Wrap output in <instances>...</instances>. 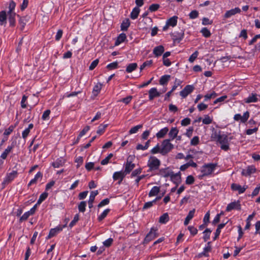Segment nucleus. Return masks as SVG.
Returning a JSON list of instances; mask_svg holds the SVG:
<instances>
[{"label": "nucleus", "instance_id": "nucleus-27", "mask_svg": "<svg viewBox=\"0 0 260 260\" xmlns=\"http://www.w3.org/2000/svg\"><path fill=\"white\" fill-rule=\"evenodd\" d=\"M7 14L5 11L0 12V25H3L6 23Z\"/></svg>", "mask_w": 260, "mask_h": 260}, {"label": "nucleus", "instance_id": "nucleus-32", "mask_svg": "<svg viewBox=\"0 0 260 260\" xmlns=\"http://www.w3.org/2000/svg\"><path fill=\"white\" fill-rule=\"evenodd\" d=\"M189 166L195 167V163L192 160H189L187 163L182 165L180 167V169L181 171H183L187 169Z\"/></svg>", "mask_w": 260, "mask_h": 260}, {"label": "nucleus", "instance_id": "nucleus-5", "mask_svg": "<svg viewBox=\"0 0 260 260\" xmlns=\"http://www.w3.org/2000/svg\"><path fill=\"white\" fill-rule=\"evenodd\" d=\"M17 174L18 173L16 171H13L12 172L8 173L2 183L3 186L5 187L6 184H9L11 182L15 177H16Z\"/></svg>", "mask_w": 260, "mask_h": 260}, {"label": "nucleus", "instance_id": "nucleus-44", "mask_svg": "<svg viewBox=\"0 0 260 260\" xmlns=\"http://www.w3.org/2000/svg\"><path fill=\"white\" fill-rule=\"evenodd\" d=\"M203 124H209L212 122V118H211L208 115H205L204 118L202 120Z\"/></svg>", "mask_w": 260, "mask_h": 260}, {"label": "nucleus", "instance_id": "nucleus-31", "mask_svg": "<svg viewBox=\"0 0 260 260\" xmlns=\"http://www.w3.org/2000/svg\"><path fill=\"white\" fill-rule=\"evenodd\" d=\"M169 129L167 127H164L160 129L156 134V137L157 138H163L168 132Z\"/></svg>", "mask_w": 260, "mask_h": 260}, {"label": "nucleus", "instance_id": "nucleus-12", "mask_svg": "<svg viewBox=\"0 0 260 260\" xmlns=\"http://www.w3.org/2000/svg\"><path fill=\"white\" fill-rule=\"evenodd\" d=\"M149 100L151 101L156 97H158L160 95L156 88H152L149 90Z\"/></svg>", "mask_w": 260, "mask_h": 260}, {"label": "nucleus", "instance_id": "nucleus-49", "mask_svg": "<svg viewBox=\"0 0 260 260\" xmlns=\"http://www.w3.org/2000/svg\"><path fill=\"white\" fill-rule=\"evenodd\" d=\"M201 32L203 36L206 38H208L211 36L210 31L206 27L202 28L201 30Z\"/></svg>", "mask_w": 260, "mask_h": 260}, {"label": "nucleus", "instance_id": "nucleus-37", "mask_svg": "<svg viewBox=\"0 0 260 260\" xmlns=\"http://www.w3.org/2000/svg\"><path fill=\"white\" fill-rule=\"evenodd\" d=\"M102 87V84L100 83H97L93 87V93L94 95H96L100 92Z\"/></svg>", "mask_w": 260, "mask_h": 260}, {"label": "nucleus", "instance_id": "nucleus-25", "mask_svg": "<svg viewBox=\"0 0 260 260\" xmlns=\"http://www.w3.org/2000/svg\"><path fill=\"white\" fill-rule=\"evenodd\" d=\"M194 212H195V209H193L189 211L188 214L185 218V221L184 222V224L185 225H187L189 223L190 220L192 219V218L193 217V216L194 215Z\"/></svg>", "mask_w": 260, "mask_h": 260}, {"label": "nucleus", "instance_id": "nucleus-13", "mask_svg": "<svg viewBox=\"0 0 260 260\" xmlns=\"http://www.w3.org/2000/svg\"><path fill=\"white\" fill-rule=\"evenodd\" d=\"M235 209H240V204L239 202H233L228 204L226 211L229 212Z\"/></svg>", "mask_w": 260, "mask_h": 260}, {"label": "nucleus", "instance_id": "nucleus-59", "mask_svg": "<svg viewBox=\"0 0 260 260\" xmlns=\"http://www.w3.org/2000/svg\"><path fill=\"white\" fill-rule=\"evenodd\" d=\"M27 96H26L25 95H23L21 101V107L23 109L26 108L27 107V105L25 103L26 101H27Z\"/></svg>", "mask_w": 260, "mask_h": 260}, {"label": "nucleus", "instance_id": "nucleus-28", "mask_svg": "<svg viewBox=\"0 0 260 260\" xmlns=\"http://www.w3.org/2000/svg\"><path fill=\"white\" fill-rule=\"evenodd\" d=\"M140 10L138 7L134 8L130 15V17L132 19H136L138 17Z\"/></svg>", "mask_w": 260, "mask_h": 260}, {"label": "nucleus", "instance_id": "nucleus-63", "mask_svg": "<svg viewBox=\"0 0 260 260\" xmlns=\"http://www.w3.org/2000/svg\"><path fill=\"white\" fill-rule=\"evenodd\" d=\"M197 107L198 110L200 111H201L206 109L208 107V105L204 103H201L198 105Z\"/></svg>", "mask_w": 260, "mask_h": 260}, {"label": "nucleus", "instance_id": "nucleus-42", "mask_svg": "<svg viewBox=\"0 0 260 260\" xmlns=\"http://www.w3.org/2000/svg\"><path fill=\"white\" fill-rule=\"evenodd\" d=\"M86 206V202L85 201L81 202L78 205V210L81 212H84Z\"/></svg>", "mask_w": 260, "mask_h": 260}, {"label": "nucleus", "instance_id": "nucleus-38", "mask_svg": "<svg viewBox=\"0 0 260 260\" xmlns=\"http://www.w3.org/2000/svg\"><path fill=\"white\" fill-rule=\"evenodd\" d=\"M159 191V187L158 186H154L152 188L149 193V197H152L156 196L158 194Z\"/></svg>", "mask_w": 260, "mask_h": 260}, {"label": "nucleus", "instance_id": "nucleus-4", "mask_svg": "<svg viewBox=\"0 0 260 260\" xmlns=\"http://www.w3.org/2000/svg\"><path fill=\"white\" fill-rule=\"evenodd\" d=\"M216 165L214 164H209L204 166L202 168L201 172L202 176H207L210 175L215 170Z\"/></svg>", "mask_w": 260, "mask_h": 260}, {"label": "nucleus", "instance_id": "nucleus-64", "mask_svg": "<svg viewBox=\"0 0 260 260\" xmlns=\"http://www.w3.org/2000/svg\"><path fill=\"white\" fill-rule=\"evenodd\" d=\"M190 119L189 118H185L183 119L181 122V124L182 126H187L190 123Z\"/></svg>", "mask_w": 260, "mask_h": 260}, {"label": "nucleus", "instance_id": "nucleus-22", "mask_svg": "<svg viewBox=\"0 0 260 260\" xmlns=\"http://www.w3.org/2000/svg\"><path fill=\"white\" fill-rule=\"evenodd\" d=\"M126 39V36L124 33L120 34L118 37L117 38V39L115 42V45L118 46L121 43L125 41V40Z\"/></svg>", "mask_w": 260, "mask_h": 260}, {"label": "nucleus", "instance_id": "nucleus-53", "mask_svg": "<svg viewBox=\"0 0 260 260\" xmlns=\"http://www.w3.org/2000/svg\"><path fill=\"white\" fill-rule=\"evenodd\" d=\"M161 151V147H160L159 144H157L154 148H153L150 152L152 154H156L157 153H160Z\"/></svg>", "mask_w": 260, "mask_h": 260}, {"label": "nucleus", "instance_id": "nucleus-14", "mask_svg": "<svg viewBox=\"0 0 260 260\" xmlns=\"http://www.w3.org/2000/svg\"><path fill=\"white\" fill-rule=\"evenodd\" d=\"M126 174L124 172L119 171L116 172L113 174V178L114 180L120 179L119 183L122 181L123 179L125 177Z\"/></svg>", "mask_w": 260, "mask_h": 260}, {"label": "nucleus", "instance_id": "nucleus-2", "mask_svg": "<svg viewBox=\"0 0 260 260\" xmlns=\"http://www.w3.org/2000/svg\"><path fill=\"white\" fill-rule=\"evenodd\" d=\"M170 141V140L169 139H166L162 141L160 151V154L162 155H165L167 154L173 148L174 146Z\"/></svg>", "mask_w": 260, "mask_h": 260}, {"label": "nucleus", "instance_id": "nucleus-54", "mask_svg": "<svg viewBox=\"0 0 260 260\" xmlns=\"http://www.w3.org/2000/svg\"><path fill=\"white\" fill-rule=\"evenodd\" d=\"M109 211H110V209H107L105 210L103 212V213L101 214V215L98 217L99 220L102 221L103 219H104L106 217V216L107 215V214H108Z\"/></svg>", "mask_w": 260, "mask_h": 260}, {"label": "nucleus", "instance_id": "nucleus-6", "mask_svg": "<svg viewBox=\"0 0 260 260\" xmlns=\"http://www.w3.org/2000/svg\"><path fill=\"white\" fill-rule=\"evenodd\" d=\"M158 235V234L157 233V229L151 228L144 239V243L146 244L148 243L155 237H157Z\"/></svg>", "mask_w": 260, "mask_h": 260}, {"label": "nucleus", "instance_id": "nucleus-51", "mask_svg": "<svg viewBox=\"0 0 260 260\" xmlns=\"http://www.w3.org/2000/svg\"><path fill=\"white\" fill-rule=\"evenodd\" d=\"M113 154L110 153L105 159L102 160L101 162V165H106L109 162V160L113 157Z\"/></svg>", "mask_w": 260, "mask_h": 260}, {"label": "nucleus", "instance_id": "nucleus-55", "mask_svg": "<svg viewBox=\"0 0 260 260\" xmlns=\"http://www.w3.org/2000/svg\"><path fill=\"white\" fill-rule=\"evenodd\" d=\"M152 63V60H147L145 61L140 67V71L143 70L146 67H150Z\"/></svg>", "mask_w": 260, "mask_h": 260}, {"label": "nucleus", "instance_id": "nucleus-47", "mask_svg": "<svg viewBox=\"0 0 260 260\" xmlns=\"http://www.w3.org/2000/svg\"><path fill=\"white\" fill-rule=\"evenodd\" d=\"M16 7V4L15 3L11 1L10 2L9 6V11L8 12V13H15L14 11L15 9V8Z\"/></svg>", "mask_w": 260, "mask_h": 260}, {"label": "nucleus", "instance_id": "nucleus-15", "mask_svg": "<svg viewBox=\"0 0 260 260\" xmlns=\"http://www.w3.org/2000/svg\"><path fill=\"white\" fill-rule=\"evenodd\" d=\"M172 173L173 172L169 170V168L161 169L159 172V175L165 178L171 177Z\"/></svg>", "mask_w": 260, "mask_h": 260}, {"label": "nucleus", "instance_id": "nucleus-11", "mask_svg": "<svg viewBox=\"0 0 260 260\" xmlns=\"http://www.w3.org/2000/svg\"><path fill=\"white\" fill-rule=\"evenodd\" d=\"M135 167V164L133 163L131 161H129L128 159H127L125 166V169L124 172L126 175L128 174L134 169Z\"/></svg>", "mask_w": 260, "mask_h": 260}, {"label": "nucleus", "instance_id": "nucleus-36", "mask_svg": "<svg viewBox=\"0 0 260 260\" xmlns=\"http://www.w3.org/2000/svg\"><path fill=\"white\" fill-rule=\"evenodd\" d=\"M178 131L176 127H173L170 131L169 135L170 137L173 140L177 135Z\"/></svg>", "mask_w": 260, "mask_h": 260}, {"label": "nucleus", "instance_id": "nucleus-40", "mask_svg": "<svg viewBox=\"0 0 260 260\" xmlns=\"http://www.w3.org/2000/svg\"><path fill=\"white\" fill-rule=\"evenodd\" d=\"M137 67V64L136 63H132L129 64L126 69V71L127 73H131L134 71Z\"/></svg>", "mask_w": 260, "mask_h": 260}, {"label": "nucleus", "instance_id": "nucleus-43", "mask_svg": "<svg viewBox=\"0 0 260 260\" xmlns=\"http://www.w3.org/2000/svg\"><path fill=\"white\" fill-rule=\"evenodd\" d=\"M107 126L108 124H101L98 127V129L96 131V133L99 135H102L104 133L105 130L106 128L107 127Z\"/></svg>", "mask_w": 260, "mask_h": 260}, {"label": "nucleus", "instance_id": "nucleus-62", "mask_svg": "<svg viewBox=\"0 0 260 260\" xmlns=\"http://www.w3.org/2000/svg\"><path fill=\"white\" fill-rule=\"evenodd\" d=\"M99 62V60L98 59H96L94 60H93L91 63L90 64L89 67V70H93L96 67V66L98 65V63Z\"/></svg>", "mask_w": 260, "mask_h": 260}, {"label": "nucleus", "instance_id": "nucleus-45", "mask_svg": "<svg viewBox=\"0 0 260 260\" xmlns=\"http://www.w3.org/2000/svg\"><path fill=\"white\" fill-rule=\"evenodd\" d=\"M159 199H160V198H156L152 201L146 203L143 206V209L144 210L151 207L153 204L155 203L156 200Z\"/></svg>", "mask_w": 260, "mask_h": 260}, {"label": "nucleus", "instance_id": "nucleus-17", "mask_svg": "<svg viewBox=\"0 0 260 260\" xmlns=\"http://www.w3.org/2000/svg\"><path fill=\"white\" fill-rule=\"evenodd\" d=\"M98 194V190L92 191L90 192L89 199L88 200V206L89 208H91L93 206V203L94 202L95 197Z\"/></svg>", "mask_w": 260, "mask_h": 260}, {"label": "nucleus", "instance_id": "nucleus-57", "mask_svg": "<svg viewBox=\"0 0 260 260\" xmlns=\"http://www.w3.org/2000/svg\"><path fill=\"white\" fill-rule=\"evenodd\" d=\"M50 112V110H47L44 111L42 117V119L43 120H48Z\"/></svg>", "mask_w": 260, "mask_h": 260}, {"label": "nucleus", "instance_id": "nucleus-33", "mask_svg": "<svg viewBox=\"0 0 260 260\" xmlns=\"http://www.w3.org/2000/svg\"><path fill=\"white\" fill-rule=\"evenodd\" d=\"M33 127H34L33 124L30 123L29 124L28 127L23 131V132H22V138L23 139H25L27 137V136L28 135V134L30 132V130L31 129H32L33 128Z\"/></svg>", "mask_w": 260, "mask_h": 260}, {"label": "nucleus", "instance_id": "nucleus-19", "mask_svg": "<svg viewBox=\"0 0 260 260\" xmlns=\"http://www.w3.org/2000/svg\"><path fill=\"white\" fill-rule=\"evenodd\" d=\"M257 95L255 93H252L248 98L244 99V102L246 103H255L257 102Z\"/></svg>", "mask_w": 260, "mask_h": 260}, {"label": "nucleus", "instance_id": "nucleus-41", "mask_svg": "<svg viewBox=\"0 0 260 260\" xmlns=\"http://www.w3.org/2000/svg\"><path fill=\"white\" fill-rule=\"evenodd\" d=\"M217 96V94L215 91H212L210 93H208L204 96V100L206 101L211 99L215 98Z\"/></svg>", "mask_w": 260, "mask_h": 260}, {"label": "nucleus", "instance_id": "nucleus-52", "mask_svg": "<svg viewBox=\"0 0 260 260\" xmlns=\"http://www.w3.org/2000/svg\"><path fill=\"white\" fill-rule=\"evenodd\" d=\"M142 124H140L132 127L129 131V134L136 133L139 129L142 127Z\"/></svg>", "mask_w": 260, "mask_h": 260}, {"label": "nucleus", "instance_id": "nucleus-60", "mask_svg": "<svg viewBox=\"0 0 260 260\" xmlns=\"http://www.w3.org/2000/svg\"><path fill=\"white\" fill-rule=\"evenodd\" d=\"M26 19L24 17H20L19 20V23L21 26V30H23L26 24Z\"/></svg>", "mask_w": 260, "mask_h": 260}, {"label": "nucleus", "instance_id": "nucleus-29", "mask_svg": "<svg viewBox=\"0 0 260 260\" xmlns=\"http://www.w3.org/2000/svg\"><path fill=\"white\" fill-rule=\"evenodd\" d=\"M178 17L176 16H173L167 21L168 25L174 27L177 24Z\"/></svg>", "mask_w": 260, "mask_h": 260}, {"label": "nucleus", "instance_id": "nucleus-3", "mask_svg": "<svg viewBox=\"0 0 260 260\" xmlns=\"http://www.w3.org/2000/svg\"><path fill=\"white\" fill-rule=\"evenodd\" d=\"M160 165V160L154 156H151L148 161V166L150 170H157Z\"/></svg>", "mask_w": 260, "mask_h": 260}, {"label": "nucleus", "instance_id": "nucleus-1", "mask_svg": "<svg viewBox=\"0 0 260 260\" xmlns=\"http://www.w3.org/2000/svg\"><path fill=\"white\" fill-rule=\"evenodd\" d=\"M211 139L212 141L219 143L222 149L227 150L229 149L228 136L225 134H221L220 131L213 129L211 134Z\"/></svg>", "mask_w": 260, "mask_h": 260}, {"label": "nucleus", "instance_id": "nucleus-35", "mask_svg": "<svg viewBox=\"0 0 260 260\" xmlns=\"http://www.w3.org/2000/svg\"><path fill=\"white\" fill-rule=\"evenodd\" d=\"M42 177V174L41 172H39L36 175L35 178L30 180L29 183L28 184V186H29L32 184H35L37 182L39 178H41Z\"/></svg>", "mask_w": 260, "mask_h": 260}, {"label": "nucleus", "instance_id": "nucleus-10", "mask_svg": "<svg viewBox=\"0 0 260 260\" xmlns=\"http://www.w3.org/2000/svg\"><path fill=\"white\" fill-rule=\"evenodd\" d=\"M193 89V86L187 85L182 91H180V94L183 98H185L189 93L192 91Z\"/></svg>", "mask_w": 260, "mask_h": 260}, {"label": "nucleus", "instance_id": "nucleus-8", "mask_svg": "<svg viewBox=\"0 0 260 260\" xmlns=\"http://www.w3.org/2000/svg\"><path fill=\"white\" fill-rule=\"evenodd\" d=\"M256 171V169L253 166H249L246 169H243L242 171V175L245 176H248L254 173Z\"/></svg>", "mask_w": 260, "mask_h": 260}, {"label": "nucleus", "instance_id": "nucleus-34", "mask_svg": "<svg viewBox=\"0 0 260 260\" xmlns=\"http://www.w3.org/2000/svg\"><path fill=\"white\" fill-rule=\"evenodd\" d=\"M170 75H166L162 76L159 79V84L160 85H165L167 83V82L169 81V79H170Z\"/></svg>", "mask_w": 260, "mask_h": 260}, {"label": "nucleus", "instance_id": "nucleus-48", "mask_svg": "<svg viewBox=\"0 0 260 260\" xmlns=\"http://www.w3.org/2000/svg\"><path fill=\"white\" fill-rule=\"evenodd\" d=\"M89 129H90L89 126L87 125V126H85L79 134V135L77 137V140L78 141L81 137H82L83 136H84L86 134V133L89 130Z\"/></svg>", "mask_w": 260, "mask_h": 260}, {"label": "nucleus", "instance_id": "nucleus-18", "mask_svg": "<svg viewBox=\"0 0 260 260\" xmlns=\"http://www.w3.org/2000/svg\"><path fill=\"white\" fill-rule=\"evenodd\" d=\"M164 50V47L162 45H159L154 48L153 53L156 57H158L162 54Z\"/></svg>", "mask_w": 260, "mask_h": 260}, {"label": "nucleus", "instance_id": "nucleus-61", "mask_svg": "<svg viewBox=\"0 0 260 260\" xmlns=\"http://www.w3.org/2000/svg\"><path fill=\"white\" fill-rule=\"evenodd\" d=\"M113 242V240L112 238H110L107 240H105L103 242V244L105 247H110Z\"/></svg>", "mask_w": 260, "mask_h": 260}, {"label": "nucleus", "instance_id": "nucleus-23", "mask_svg": "<svg viewBox=\"0 0 260 260\" xmlns=\"http://www.w3.org/2000/svg\"><path fill=\"white\" fill-rule=\"evenodd\" d=\"M171 180L173 181L175 183L177 184L180 182L181 180V176L180 173L178 172L176 174L172 173L171 176L170 177Z\"/></svg>", "mask_w": 260, "mask_h": 260}, {"label": "nucleus", "instance_id": "nucleus-58", "mask_svg": "<svg viewBox=\"0 0 260 260\" xmlns=\"http://www.w3.org/2000/svg\"><path fill=\"white\" fill-rule=\"evenodd\" d=\"M79 215L78 214H76L75 215L73 220L70 222L69 226L70 227L73 226L76 223V222L79 220Z\"/></svg>", "mask_w": 260, "mask_h": 260}, {"label": "nucleus", "instance_id": "nucleus-20", "mask_svg": "<svg viewBox=\"0 0 260 260\" xmlns=\"http://www.w3.org/2000/svg\"><path fill=\"white\" fill-rule=\"evenodd\" d=\"M16 16V13H8V20L10 23V25L12 27H13L15 25Z\"/></svg>", "mask_w": 260, "mask_h": 260}, {"label": "nucleus", "instance_id": "nucleus-39", "mask_svg": "<svg viewBox=\"0 0 260 260\" xmlns=\"http://www.w3.org/2000/svg\"><path fill=\"white\" fill-rule=\"evenodd\" d=\"M169 217L167 213L163 214L159 219V222L161 223H165L169 220Z\"/></svg>", "mask_w": 260, "mask_h": 260}, {"label": "nucleus", "instance_id": "nucleus-26", "mask_svg": "<svg viewBox=\"0 0 260 260\" xmlns=\"http://www.w3.org/2000/svg\"><path fill=\"white\" fill-rule=\"evenodd\" d=\"M130 25V21L128 19H125L121 24L120 28L122 31H126Z\"/></svg>", "mask_w": 260, "mask_h": 260}, {"label": "nucleus", "instance_id": "nucleus-24", "mask_svg": "<svg viewBox=\"0 0 260 260\" xmlns=\"http://www.w3.org/2000/svg\"><path fill=\"white\" fill-rule=\"evenodd\" d=\"M65 162V159L63 158L60 157L52 163V166L54 168H59L62 166Z\"/></svg>", "mask_w": 260, "mask_h": 260}, {"label": "nucleus", "instance_id": "nucleus-50", "mask_svg": "<svg viewBox=\"0 0 260 260\" xmlns=\"http://www.w3.org/2000/svg\"><path fill=\"white\" fill-rule=\"evenodd\" d=\"M16 124H15L14 125H10L9 127V128H8L7 129H6L5 131L4 135H6V136L9 135L13 131L14 129L16 127Z\"/></svg>", "mask_w": 260, "mask_h": 260}, {"label": "nucleus", "instance_id": "nucleus-30", "mask_svg": "<svg viewBox=\"0 0 260 260\" xmlns=\"http://www.w3.org/2000/svg\"><path fill=\"white\" fill-rule=\"evenodd\" d=\"M211 247L210 245V242H208L207 245L204 248V251L201 253H199L198 256L202 257V256H208L207 253L211 250Z\"/></svg>", "mask_w": 260, "mask_h": 260}, {"label": "nucleus", "instance_id": "nucleus-9", "mask_svg": "<svg viewBox=\"0 0 260 260\" xmlns=\"http://www.w3.org/2000/svg\"><path fill=\"white\" fill-rule=\"evenodd\" d=\"M241 10L240 8L237 7L230 10L227 11L224 15V18H228L233 15H235L237 13H240Z\"/></svg>", "mask_w": 260, "mask_h": 260}, {"label": "nucleus", "instance_id": "nucleus-56", "mask_svg": "<svg viewBox=\"0 0 260 260\" xmlns=\"http://www.w3.org/2000/svg\"><path fill=\"white\" fill-rule=\"evenodd\" d=\"M159 5L157 4H153L149 6V10L151 12H154L157 11L159 9Z\"/></svg>", "mask_w": 260, "mask_h": 260}, {"label": "nucleus", "instance_id": "nucleus-21", "mask_svg": "<svg viewBox=\"0 0 260 260\" xmlns=\"http://www.w3.org/2000/svg\"><path fill=\"white\" fill-rule=\"evenodd\" d=\"M62 230V228L60 227H56L54 229H52L50 230V232L47 239H50L54 236H55L58 232Z\"/></svg>", "mask_w": 260, "mask_h": 260}, {"label": "nucleus", "instance_id": "nucleus-7", "mask_svg": "<svg viewBox=\"0 0 260 260\" xmlns=\"http://www.w3.org/2000/svg\"><path fill=\"white\" fill-rule=\"evenodd\" d=\"M247 188V185L241 186L240 185L236 183H233L231 185V188L232 190L238 191L239 194L243 193Z\"/></svg>", "mask_w": 260, "mask_h": 260}, {"label": "nucleus", "instance_id": "nucleus-16", "mask_svg": "<svg viewBox=\"0 0 260 260\" xmlns=\"http://www.w3.org/2000/svg\"><path fill=\"white\" fill-rule=\"evenodd\" d=\"M14 147V142H12L11 146H9L3 152V153L1 154V157L3 159H5L8 155L9 154V153L12 151L13 148Z\"/></svg>", "mask_w": 260, "mask_h": 260}, {"label": "nucleus", "instance_id": "nucleus-46", "mask_svg": "<svg viewBox=\"0 0 260 260\" xmlns=\"http://www.w3.org/2000/svg\"><path fill=\"white\" fill-rule=\"evenodd\" d=\"M48 197V193L47 192H44L42 193L40 197L39 200L37 201V203L36 204L39 205L43 201H44Z\"/></svg>", "mask_w": 260, "mask_h": 260}]
</instances>
